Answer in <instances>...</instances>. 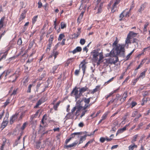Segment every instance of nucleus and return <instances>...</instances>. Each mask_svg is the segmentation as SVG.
Listing matches in <instances>:
<instances>
[{"mask_svg":"<svg viewBox=\"0 0 150 150\" xmlns=\"http://www.w3.org/2000/svg\"><path fill=\"white\" fill-rule=\"evenodd\" d=\"M5 17H3L0 20V29L3 27L4 26V21L5 19Z\"/></svg>","mask_w":150,"mask_h":150,"instance_id":"nucleus-26","label":"nucleus"},{"mask_svg":"<svg viewBox=\"0 0 150 150\" xmlns=\"http://www.w3.org/2000/svg\"><path fill=\"white\" fill-rule=\"evenodd\" d=\"M33 84H30L28 87V90L27 91V93H30L31 92V89L32 87H33Z\"/></svg>","mask_w":150,"mask_h":150,"instance_id":"nucleus-50","label":"nucleus"},{"mask_svg":"<svg viewBox=\"0 0 150 150\" xmlns=\"http://www.w3.org/2000/svg\"><path fill=\"white\" fill-rule=\"evenodd\" d=\"M132 9V8H130L129 10H128V9H126L123 11L125 16V17H128L130 16V11Z\"/></svg>","mask_w":150,"mask_h":150,"instance_id":"nucleus-13","label":"nucleus"},{"mask_svg":"<svg viewBox=\"0 0 150 150\" xmlns=\"http://www.w3.org/2000/svg\"><path fill=\"white\" fill-rule=\"evenodd\" d=\"M93 98L91 97H90L89 98H87L85 97L83 98L82 100V102L83 101L85 103V104L83 106H82V112L81 113V115L80 116V117H82L84 116L85 114L87 113L88 111L87 109L89 108L90 106L93 103H94L96 101L93 102H90V99H92Z\"/></svg>","mask_w":150,"mask_h":150,"instance_id":"nucleus-3","label":"nucleus"},{"mask_svg":"<svg viewBox=\"0 0 150 150\" xmlns=\"http://www.w3.org/2000/svg\"><path fill=\"white\" fill-rule=\"evenodd\" d=\"M132 42L133 43H136L137 45V46H136V45H135V47L137 48L138 47V40L137 39L135 38H134L133 39Z\"/></svg>","mask_w":150,"mask_h":150,"instance_id":"nucleus-36","label":"nucleus"},{"mask_svg":"<svg viewBox=\"0 0 150 150\" xmlns=\"http://www.w3.org/2000/svg\"><path fill=\"white\" fill-rule=\"evenodd\" d=\"M115 77H113L112 78H111V79L108 80V81L105 82V83L104 84L105 85H107L110 82L112 81L114 79Z\"/></svg>","mask_w":150,"mask_h":150,"instance_id":"nucleus-46","label":"nucleus"},{"mask_svg":"<svg viewBox=\"0 0 150 150\" xmlns=\"http://www.w3.org/2000/svg\"><path fill=\"white\" fill-rule=\"evenodd\" d=\"M93 141L92 140H90L88 141L84 145V146L83 147V148H85V147H87L88 145L91 143H92Z\"/></svg>","mask_w":150,"mask_h":150,"instance_id":"nucleus-54","label":"nucleus"},{"mask_svg":"<svg viewBox=\"0 0 150 150\" xmlns=\"http://www.w3.org/2000/svg\"><path fill=\"white\" fill-rule=\"evenodd\" d=\"M81 47L80 46H78L73 51H70L69 52L72 53L73 54H74L77 52H81Z\"/></svg>","mask_w":150,"mask_h":150,"instance_id":"nucleus-14","label":"nucleus"},{"mask_svg":"<svg viewBox=\"0 0 150 150\" xmlns=\"http://www.w3.org/2000/svg\"><path fill=\"white\" fill-rule=\"evenodd\" d=\"M149 23L148 22H146L144 26V30L145 31H146L147 27L149 25Z\"/></svg>","mask_w":150,"mask_h":150,"instance_id":"nucleus-58","label":"nucleus"},{"mask_svg":"<svg viewBox=\"0 0 150 150\" xmlns=\"http://www.w3.org/2000/svg\"><path fill=\"white\" fill-rule=\"evenodd\" d=\"M98 50H94L92 52V60L94 62H96L98 66L100 64V61L104 58L103 52H99Z\"/></svg>","mask_w":150,"mask_h":150,"instance_id":"nucleus-4","label":"nucleus"},{"mask_svg":"<svg viewBox=\"0 0 150 150\" xmlns=\"http://www.w3.org/2000/svg\"><path fill=\"white\" fill-rule=\"evenodd\" d=\"M78 142H75L73 143L68 145H65L64 146V148L67 149H68L70 148L74 147H75Z\"/></svg>","mask_w":150,"mask_h":150,"instance_id":"nucleus-15","label":"nucleus"},{"mask_svg":"<svg viewBox=\"0 0 150 150\" xmlns=\"http://www.w3.org/2000/svg\"><path fill=\"white\" fill-rule=\"evenodd\" d=\"M26 122H25L23 124L22 127H21V129L22 130H23L25 129L26 127Z\"/></svg>","mask_w":150,"mask_h":150,"instance_id":"nucleus-64","label":"nucleus"},{"mask_svg":"<svg viewBox=\"0 0 150 150\" xmlns=\"http://www.w3.org/2000/svg\"><path fill=\"white\" fill-rule=\"evenodd\" d=\"M126 129V128L125 126L123 128L118 129L116 133V135L122 133L123 132L125 131Z\"/></svg>","mask_w":150,"mask_h":150,"instance_id":"nucleus-24","label":"nucleus"},{"mask_svg":"<svg viewBox=\"0 0 150 150\" xmlns=\"http://www.w3.org/2000/svg\"><path fill=\"white\" fill-rule=\"evenodd\" d=\"M84 11H81V13L80 14L79 16V18L81 19L83 18Z\"/></svg>","mask_w":150,"mask_h":150,"instance_id":"nucleus-63","label":"nucleus"},{"mask_svg":"<svg viewBox=\"0 0 150 150\" xmlns=\"http://www.w3.org/2000/svg\"><path fill=\"white\" fill-rule=\"evenodd\" d=\"M42 103V101L41 100H40L36 103L35 106L34 107V108H37Z\"/></svg>","mask_w":150,"mask_h":150,"instance_id":"nucleus-35","label":"nucleus"},{"mask_svg":"<svg viewBox=\"0 0 150 150\" xmlns=\"http://www.w3.org/2000/svg\"><path fill=\"white\" fill-rule=\"evenodd\" d=\"M119 41L116 37L115 41L112 45L113 49L110 52L107 54V56L113 57L115 58V60L112 62L113 64H115L118 61V56L124 57L125 53V45L123 44H118Z\"/></svg>","mask_w":150,"mask_h":150,"instance_id":"nucleus-1","label":"nucleus"},{"mask_svg":"<svg viewBox=\"0 0 150 150\" xmlns=\"http://www.w3.org/2000/svg\"><path fill=\"white\" fill-rule=\"evenodd\" d=\"M138 112L137 111H134L132 114V117H134L138 114Z\"/></svg>","mask_w":150,"mask_h":150,"instance_id":"nucleus-62","label":"nucleus"},{"mask_svg":"<svg viewBox=\"0 0 150 150\" xmlns=\"http://www.w3.org/2000/svg\"><path fill=\"white\" fill-rule=\"evenodd\" d=\"M120 0H115L114 2L112 4V7L111 5L112 4L113 0H111L110 3L108 4L107 8L109 10L110 8L111 9V12L114 13L116 11H118L117 5L120 3Z\"/></svg>","mask_w":150,"mask_h":150,"instance_id":"nucleus-5","label":"nucleus"},{"mask_svg":"<svg viewBox=\"0 0 150 150\" xmlns=\"http://www.w3.org/2000/svg\"><path fill=\"white\" fill-rule=\"evenodd\" d=\"M143 125V123L141 122V123H139L138 125V128L137 129V130H139V129H140Z\"/></svg>","mask_w":150,"mask_h":150,"instance_id":"nucleus-60","label":"nucleus"},{"mask_svg":"<svg viewBox=\"0 0 150 150\" xmlns=\"http://www.w3.org/2000/svg\"><path fill=\"white\" fill-rule=\"evenodd\" d=\"M147 70V69H146L145 70L142 72L141 73L139 76L137 77V78H142L143 79L144 77H145L146 75V73Z\"/></svg>","mask_w":150,"mask_h":150,"instance_id":"nucleus-17","label":"nucleus"},{"mask_svg":"<svg viewBox=\"0 0 150 150\" xmlns=\"http://www.w3.org/2000/svg\"><path fill=\"white\" fill-rule=\"evenodd\" d=\"M139 78H137L136 79H134L132 81V85L133 86H134L136 83H137V81L139 80Z\"/></svg>","mask_w":150,"mask_h":150,"instance_id":"nucleus-48","label":"nucleus"},{"mask_svg":"<svg viewBox=\"0 0 150 150\" xmlns=\"http://www.w3.org/2000/svg\"><path fill=\"white\" fill-rule=\"evenodd\" d=\"M82 134V132H74L73 133H72L71 136L72 138H74L75 137V136L76 135H79V134Z\"/></svg>","mask_w":150,"mask_h":150,"instance_id":"nucleus-37","label":"nucleus"},{"mask_svg":"<svg viewBox=\"0 0 150 150\" xmlns=\"http://www.w3.org/2000/svg\"><path fill=\"white\" fill-rule=\"evenodd\" d=\"M61 103V101H59L58 102H57L56 104L54 105L53 106V108L55 110H57V108L59 105L60 103Z\"/></svg>","mask_w":150,"mask_h":150,"instance_id":"nucleus-44","label":"nucleus"},{"mask_svg":"<svg viewBox=\"0 0 150 150\" xmlns=\"http://www.w3.org/2000/svg\"><path fill=\"white\" fill-rule=\"evenodd\" d=\"M147 60V58H144L142 60L140 64L142 66L143 64L146 62Z\"/></svg>","mask_w":150,"mask_h":150,"instance_id":"nucleus-57","label":"nucleus"},{"mask_svg":"<svg viewBox=\"0 0 150 150\" xmlns=\"http://www.w3.org/2000/svg\"><path fill=\"white\" fill-rule=\"evenodd\" d=\"M58 47V43L57 44L52 50V53L53 56L54 57V59H55L57 57V56L59 54V52L57 50V48Z\"/></svg>","mask_w":150,"mask_h":150,"instance_id":"nucleus-12","label":"nucleus"},{"mask_svg":"<svg viewBox=\"0 0 150 150\" xmlns=\"http://www.w3.org/2000/svg\"><path fill=\"white\" fill-rule=\"evenodd\" d=\"M88 62H86V60L84 59L80 63L79 65V69H81L83 72V74H85V71L86 68V64Z\"/></svg>","mask_w":150,"mask_h":150,"instance_id":"nucleus-6","label":"nucleus"},{"mask_svg":"<svg viewBox=\"0 0 150 150\" xmlns=\"http://www.w3.org/2000/svg\"><path fill=\"white\" fill-rule=\"evenodd\" d=\"M131 38L129 37H128V36L127 35V38L126 39L125 42L126 43L128 44L129 43H130V40Z\"/></svg>","mask_w":150,"mask_h":150,"instance_id":"nucleus-47","label":"nucleus"},{"mask_svg":"<svg viewBox=\"0 0 150 150\" xmlns=\"http://www.w3.org/2000/svg\"><path fill=\"white\" fill-rule=\"evenodd\" d=\"M54 38L53 35H51L48 41V43L52 44V41L54 40Z\"/></svg>","mask_w":150,"mask_h":150,"instance_id":"nucleus-38","label":"nucleus"},{"mask_svg":"<svg viewBox=\"0 0 150 150\" xmlns=\"http://www.w3.org/2000/svg\"><path fill=\"white\" fill-rule=\"evenodd\" d=\"M103 4L102 3H98L95 7L94 10L97 9L98 12L97 13H100L102 11Z\"/></svg>","mask_w":150,"mask_h":150,"instance_id":"nucleus-10","label":"nucleus"},{"mask_svg":"<svg viewBox=\"0 0 150 150\" xmlns=\"http://www.w3.org/2000/svg\"><path fill=\"white\" fill-rule=\"evenodd\" d=\"M100 86H96L94 89L91 91V93L92 94H93L96 92L100 91Z\"/></svg>","mask_w":150,"mask_h":150,"instance_id":"nucleus-18","label":"nucleus"},{"mask_svg":"<svg viewBox=\"0 0 150 150\" xmlns=\"http://www.w3.org/2000/svg\"><path fill=\"white\" fill-rule=\"evenodd\" d=\"M52 43H48V44L47 45V48L45 50V51L46 52H49L50 51L51 48L52 46Z\"/></svg>","mask_w":150,"mask_h":150,"instance_id":"nucleus-27","label":"nucleus"},{"mask_svg":"<svg viewBox=\"0 0 150 150\" xmlns=\"http://www.w3.org/2000/svg\"><path fill=\"white\" fill-rule=\"evenodd\" d=\"M26 16V13L24 12L22 13L20 16L19 19V22H20L23 21V19H25Z\"/></svg>","mask_w":150,"mask_h":150,"instance_id":"nucleus-23","label":"nucleus"},{"mask_svg":"<svg viewBox=\"0 0 150 150\" xmlns=\"http://www.w3.org/2000/svg\"><path fill=\"white\" fill-rule=\"evenodd\" d=\"M8 123V121L7 120H5V118H4L1 123V127L3 129L7 126Z\"/></svg>","mask_w":150,"mask_h":150,"instance_id":"nucleus-16","label":"nucleus"},{"mask_svg":"<svg viewBox=\"0 0 150 150\" xmlns=\"http://www.w3.org/2000/svg\"><path fill=\"white\" fill-rule=\"evenodd\" d=\"M22 41L21 40V38H19L17 42V44L18 45H20L22 44Z\"/></svg>","mask_w":150,"mask_h":150,"instance_id":"nucleus-52","label":"nucleus"},{"mask_svg":"<svg viewBox=\"0 0 150 150\" xmlns=\"http://www.w3.org/2000/svg\"><path fill=\"white\" fill-rule=\"evenodd\" d=\"M79 93L78 88L76 87H75L73 89L70 94L71 96L74 97L76 100L80 98L83 96V93L87 91L88 88L85 86L81 88H79Z\"/></svg>","mask_w":150,"mask_h":150,"instance_id":"nucleus-2","label":"nucleus"},{"mask_svg":"<svg viewBox=\"0 0 150 150\" xmlns=\"http://www.w3.org/2000/svg\"><path fill=\"white\" fill-rule=\"evenodd\" d=\"M125 17V15L124 14V13H123V11L122 12V13L120 14L119 16V20L120 21H121L122 20V18L124 17Z\"/></svg>","mask_w":150,"mask_h":150,"instance_id":"nucleus-49","label":"nucleus"},{"mask_svg":"<svg viewBox=\"0 0 150 150\" xmlns=\"http://www.w3.org/2000/svg\"><path fill=\"white\" fill-rule=\"evenodd\" d=\"M6 138L3 139V142L1 146L4 147V146H5L6 144Z\"/></svg>","mask_w":150,"mask_h":150,"instance_id":"nucleus-51","label":"nucleus"},{"mask_svg":"<svg viewBox=\"0 0 150 150\" xmlns=\"http://www.w3.org/2000/svg\"><path fill=\"white\" fill-rule=\"evenodd\" d=\"M137 33H134L133 31H130L128 35V37L131 38L135 37L137 35Z\"/></svg>","mask_w":150,"mask_h":150,"instance_id":"nucleus-19","label":"nucleus"},{"mask_svg":"<svg viewBox=\"0 0 150 150\" xmlns=\"http://www.w3.org/2000/svg\"><path fill=\"white\" fill-rule=\"evenodd\" d=\"M117 91V90H116L114 91L113 92H111V93H110L109 94L106 95L105 96V98L107 100L108 99V98L109 97H110V96H111L114 93H116Z\"/></svg>","mask_w":150,"mask_h":150,"instance_id":"nucleus-33","label":"nucleus"},{"mask_svg":"<svg viewBox=\"0 0 150 150\" xmlns=\"http://www.w3.org/2000/svg\"><path fill=\"white\" fill-rule=\"evenodd\" d=\"M38 8H41L42 6V4L40 1H39L38 3Z\"/></svg>","mask_w":150,"mask_h":150,"instance_id":"nucleus-59","label":"nucleus"},{"mask_svg":"<svg viewBox=\"0 0 150 150\" xmlns=\"http://www.w3.org/2000/svg\"><path fill=\"white\" fill-rule=\"evenodd\" d=\"M80 35L79 33H74L72 35V38L76 39L77 38L78 36Z\"/></svg>","mask_w":150,"mask_h":150,"instance_id":"nucleus-45","label":"nucleus"},{"mask_svg":"<svg viewBox=\"0 0 150 150\" xmlns=\"http://www.w3.org/2000/svg\"><path fill=\"white\" fill-rule=\"evenodd\" d=\"M11 98H8L6 100V101L4 103L3 107L5 108L11 102Z\"/></svg>","mask_w":150,"mask_h":150,"instance_id":"nucleus-25","label":"nucleus"},{"mask_svg":"<svg viewBox=\"0 0 150 150\" xmlns=\"http://www.w3.org/2000/svg\"><path fill=\"white\" fill-rule=\"evenodd\" d=\"M138 134H136L133 136V139H132L131 142L132 143H133L136 141L137 138L138 137Z\"/></svg>","mask_w":150,"mask_h":150,"instance_id":"nucleus-39","label":"nucleus"},{"mask_svg":"<svg viewBox=\"0 0 150 150\" xmlns=\"http://www.w3.org/2000/svg\"><path fill=\"white\" fill-rule=\"evenodd\" d=\"M40 142H38L36 143V144L35 146V147L37 149H38L39 148H40Z\"/></svg>","mask_w":150,"mask_h":150,"instance_id":"nucleus-61","label":"nucleus"},{"mask_svg":"<svg viewBox=\"0 0 150 150\" xmlns=\"http://www.w3.org/2000/svg\"><path fill=\"white\" fill-rule=\"evenodd\" d=\"M64 37L65 35L64 33L60 34L59 35L58 40V41H61Z\"/></svg>","mask_w":150,"mask_h":150,"instance_id":"nucleus-41","label":"nucleus"},{"mask_svg":"<svg viewBox=\"0 0 150 150\" xmlns=\"http://www.w3.org/2000/svg\"><path fill=\"white\" fill-rule=\"evenodd\" d=\"M75 59L74 58H70L66 62V64L67 66H68L69 64L73 62Z\"/></svg>","mask_w":150,"mask_h":150,"instance_id":"nucleus-30","label":"nucleus"},{"mask_svg":"<svg viewBox=\"0 0 150 150\" xmlns=\"http://www.w3.org/2000/svg\"><path fill=\"white\" fill-rule=\"evenodd\" d=\"M38 18V16H34L32 18V24H34L35 23V22L37 21Z\"/></svg>","mask_w":150,"mask_h":150,"instance_id":"nucleus-34","label":"nucleus"},{"mask_svg":"<svg viewBox=\"0 0 150 150\" xmlns=\"http://www.w3.org/2000/svg\"><path fill=\"white\" fill-rule=\"evenodd\" d=\"M145 5L144 4H143L141 5L139 8V9L138 10V11L141 13H142V11L144 10L145 8Z\"/></svg>","mask_w":150,"mask_h":150,"instance_id":"nucleus-28","label":"nucleus"},{"mask_svg":"<svg viewBox=\"0 0 150 150\" xmlns=\"http://www.w3.org/2000/svg\"><path fill=\"white\" fill-rule=\"evenodd\" d=\"M74 115L73 113L71 112L67 114L66 116V118L67 119H71L74 118Z\"/></svg>","mask_w":150,"mask_h":150,"instance_id":"nucleus-20","label":"nucleus"},{"mask_svg":"<svg viewBox=\"0 0 150 150\" xmlns=\"http://www.w3.org/2000/svg\"><path fill=\"white\" fill-rule=\"evenodd\" d=\"M108 112H105L102 115L101 117V119L103 120H105L107 117L108 115Z\"/></svg>","mask_w":150,"mask_h":150,"instance_id":"nucleus-31","label":"nucleus"},{"mask_svg":"<svg viewBox=\"0 0 150 150\" xmlns=\"http://www.w3.org/2000/svg\"><path fill=\"white\" fill-rule=\"evenodd\" d=\"M17 115H14L13 116L10 118V123L11 124H12L17 118Z\"/></svg>","mask_w":150,"mask_h":150,"instance_id":"nucleus-21","label":"nucleus"},{"mask_svg":"<svg viewBox=\"0 0 150 150\" xmlns=\"http://www.w3.org/2000/svg\"><path fill=\"white\" fill-rule=\"evenodd\" d=\"M88 134H85L84 136H81L80 138L79 141V144L83 143V141H85Z\"/></svg>","mask_w":150,"mask_h":150,"instance_id":"nucleus-22","label":"nucleus"},{"mask_svg":"<svg viewBox=\"0 0 150 150\" xmlns=\"http://www.w3.org/2000/svg\"><path fill=\"white\" fill-rule=\"evenodd\" d=\"M19 76V74H17L16 72L11 75L9 77L8 79H9V82H15Z\"/></svg>","mask_w":150,"mask_h":150,"instance_id":"nucleus-8","label":"nucleus"},{"mask_svg":"<svg viewBox=\"0 0 150 150\" xmlns=\"http://www.w3.org/2000/svg\"><path fill=\"white\" fill-rule=\"evenodd\" d=\"M61 28V29H64L66 27V24L64 22H62L60 23Z\"/></svg>","mask_w":150,"mask_h":150,"instance_id":"nucleus-32","label":"nucleus"},{"mask_svg":"<svg viewBox=\"0 0 150 150\" xmlns=\"http://www.w3.org/2000/svg\"><path fill=\"white\" fill-rule=\"evenodd\" d=\"M137 146L135 144H134L133 145H130L128 147L129 150H133L134 148H137Z\"/></svg>","mask_w":150,"mask_h":150,"instance_id":"nucleus-29","label":"nucleus"},{"mask_svg":"<svg viewBox=\"0 0 150 150\" xmlns=\"http://www.w3.org/2000/svg\"><path fill=\"white\" fill-rule=\"evenodd\" d=\"M86 41L84 39H81L80 40V43L81 45H83L85 44Z\"/></svg>","mask_w":150,"mask_h":150,"instance_id":"nucleus-53","label":"nucleus"},{"mask_svg":"<svg viewBox=\"0 0 150 150\" xmlns=\"http://www.w3.org/2000/svg\"><path fill=\"white\" fill-rule=\"evenodd\" d=\"M134 50L135 49H134L131 52H130L127 55V56L126 57V60H127L129 59L130 56L132 55V54L134 52Z\"/></svg>","mask_w":150,"mask_h":150,"instance_id":"nucleus-43","label":"nucleus"},{"mask_svg":"<svg viewBox=\"0 0 150 150\" xmlns=\"http://www.w3.org/2000/svg\"><path fill=\"white\" fill-rule=\"evenodd\" d=\"M8 50H7V51H6L5 52V53H6V54H4L0 58V62L4 59H5L6 58V55H7V54L8 53Z\"/></svg>","mask_w":150,"mask_h":150,"instance_id":"nucleus-42","label":"nucleus"},{"mask_svg":"<svg viewBox=\"0 0 150 150\" xmlns=\"http://www.w3.org/2000/svg\"><path fill=\"white\" fill-rule=\"evenodd\" d=\"M58 68V66H55L53 67L52 69V72L53 74H54L56 73V70H57Z\"/></svg>","mask_w":150,"mask_h":150,"instance_id":"nucleus-40","label":"nucleus"},{"mask_svg":"<svg viewBox=\"0 0 150 150\" xmlns=\"http://www.w3.org/2000/svg\"><path fill=\"white\" fill-rule=\"evenodd\" d=\"M147 60V58H144L142 60L140 64L142 66L143 64L146 62Z\"/></svg>","mask_w":150,"mask_h":150,"instance_id":"nucleus-56","label":"nucleus"},{"mask_svg":"<svg viewBox=\"0 0 150 150\" xmlns=\"http://www.w3.org/2000/svg\"><path fill=\"white\" fill-rule=\"evenodd\" d=\"M127 91H125L122 95V97L119 94H117L116 96V97L118 98V99H120V101L124 102L126 98L127 97Z\"/></svg>","mask_w":150,"mask_h":150,"instance_id":"nucleus-9","label":"nucleus"},{"mask_svg":"<svg viewBox=\"0 0 150 150\" xmlns=\"http://www.w3.org/2000/svg\"><path fill=\"white\" fill-rule=\"evenodd\" d=\"M11 72V71L10 69L5 70L0 75V79L3 78L4 80H6L7 76L9 75Z\"/></svg>","mask_w":150,"mask_h":150,"instance_id":"nucleus-7","label":"nucleus"},{"mask_svg":"<svg viewBox=\"0 0 150 150\" xmlns=\"http://www.w3.org/2000/svg\"><path fill=\"white\" fill-rule=\"evenodd\" d=\"M105 140L106 138L103 137H101L100 139V141L102 143H104Z\"/></svg>","mask_w":150,"mask_h":150,"instance_id":"nucleus-55","label":"nucleus"},{"mask_svg":"<svg viewBox=\"0 0 150 150\" xmlns=\"http://www.w3.org/2000/svg\"><path fill=\"white\" fill-rule=\"evenodd\" d=\"M82 100H78L76 102V109H78L76 112V115L80 112V110L82 108V105L81 104Z\"/></svg>","mask_w":150,"mask_h":150,"instance_id":"nucleus-11","label":"nucleus"}]
</instances>
